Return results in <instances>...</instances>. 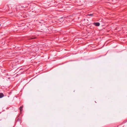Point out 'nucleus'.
<instances>
[{
    "instance_id": "3",
    "label": "nucleus",
    "mask_w": 127,
    "mask_h": 127,
    "mask_svg": "<svg viewBox=\"0 0 127 127\" xmlns=\"http://www.w3.org/2000/svg\"><path fill=\"white\" fill-rule=\"evenodd\" d=\"M4 96L3 94L2 93H0V98H2Z\"/></svg>"
},
{
    "instance_id": "8",
    "label": "nucleus",
    "mask_w": 127,
    "mask_h": 127,
    "mask_svg": "<svg viewBox=\"0 0 127 127\" xmlns=\"http://www.w3.org/2000/svg\"><path fill=\"white\" fill-rule=\"evenodd\" d=\"M14 68H15V69H17V70L18 69L16 67H15L14 68H13V69Z\"/></svg>"
},
{
    "instance_id": "2",
    "label": "nucleus",
    "mask_w": 127,
    "mask_h": 127,
    "mask_svg": "<svg viewBox=\"0 0 127 127\" xmlns=\"http://www.w3.org/2000/svg\"><path fill=\"white\" fill-rule=\"evenodd\" d=\"M94 24L97 26H99L100 25V23L98 22H96V23H94Z\"/></svg>"
},
{
    "instance_id": "9",
    "label": "nucleus",
    "mask_w": 127,
    "mask_h": 127,
    "mask_svg": "<svg viewBox=\"0 0 127 127\" xmlns=\"http://www.w3.org/2000/svg\"><path fill=\"white\" fill-rule=\"evenodd\" d=\"M22 7H26V6H22Z\"/></svg>"
},
{
    "instance_id": "5",
    "label": "nucleus",
    "mask_w": 127,
    "mask_h": 127,
    "mask_svg": "<svg viewBox=\"0 0 127 127\" xmlns=\"http://www.w3.org/2000/svg\"><path fill=\"white\" fill-rule=\"evenodd\" d=\"M23 108V106H21L20 107V111H22Z\"/></svg>"
},
{
    "instance_id": "4",
    "label": "nucleus",
    "mask_w": 127,
    "mask_h": 127,
    "mask_svg": "<svg viewBox=\"0 0 127 127\" xmlns=\"http://www.w3.org/2000/svg\"><path fill=\"white\" fill-rule=\"evenodd\" d=\"M15 63V61H13V64H12L11 65V66L12 67H13V65H14V66H15V65H14L15 64H14Z\"/></svg>"
},
{
    "instance_id": "10",
    "label": "nucleus",
    "mask_w": 127,
    "mask_h": 127,
    "mask_svg": "<svg viewBox=\"0 0 127 127\" xmlns=\"http://www.w3.org/2000/svg\"><path fill=\"white\" fill-rule=\"evenodd\" d=\"M4 71V70H3V69L1 71Z\"/></svg>"
},
{
    "instance_id": "7",
    "label": "nucleus",
    "mask_w": 127,
    "mask_h": 127,
    "mask_svg": "<svg viewBox=\"0 0 127 127\" xmlns=\"http://www.w3.org/2000/svg\"><path fill=\"white\" fill-rule=\"evenodd\" d=\"M35 38H36V37H34V38H30L29 39H35Z\"/></svg>"
},
{
    "instance_id": "1",
    "label": "nucleus",
    "mask_w": 127,
    "mask_h": 127,
    "mask_svg": "<svg viewBox=\"0 0 127 127\" xmlns=\"http://www.w3.org/2000/svg\"><path fill=\"white\" fill-rule=\"evenodd\" d=\"M45 24H44L45 25V27H49V26L51 25V23L49 22H45Z\"/></svg>"
},
{
    "instance_id": "6",
    "label": "nucleus",
    "mask_w": 127,
    "mask_h": 127,
    "mask_svg": "<svg viewBox=\"0 0 127 127\" xmlns=\"http://www.w3.org/2000/svg\"><path fill=\"white\" fill-rule=\"evenodd\" d=\"M93 15H94V14H88L87 15V16H93Z\"/></svg>"
}]
</instances>
